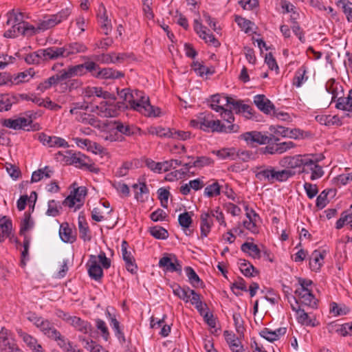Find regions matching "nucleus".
Returning a JSON list of instances; mask_svg holds the SVG:
<instances>
[{"instance_id": "1", "label": "nucleus", "mask_w": 352, "mask_h": 352, "mask_svg": "<svg viewBox=\"0 0 352 352\" xmlns=\"http://www.w3.org/2000/svg\"><path fill=\"white\" fill-rule=\"evenodd\" d=\"M118 95L126 104V108L137 111L146 116L157 117L160 114V109L155 108L150 104L148 97L139 90L123 89L118 90Z\"/></svg>"}, {"instance_id": "2", "label": "nucleus", "mask_w": 352, "mask_h": 352, "mask_svg": "<svg viewBox=\"0 0 352 352\" xmlns=\"http://www.w3.org/2000/svg\"><path fill=\"white\" fill-rule=\"evenodd\" d=\"M190 125L206 132L231 133L236 132L239 129L238 125L226 126L220 120H214L211 113H200L196 119L190 121Z\"/></svg>"}, {"instance_id": "3", "label": "nucleus", "mask_w": 352, "mask_h": 352, "mask_svg": "<svg viewBox=\"0 0 352 352\" xmlns=\"http://www.w3.org/2000/svg\"><path fill=\"white\" fill-rule=\"evenodd\" d=\"M6 17V25L10 28L4 32L5 37L15 38L19 35H32L34 32V27L24 21L22 12L12 10L7 13Z\"/></svg>"}, {"instance_id": "4", "label": "nucleus", "mask_w": 352, "mask_h": 352, "mask_svg": "<svg viewBox=\"0 0 352 352\" xmlns=\"http://www.w3.org/2000/svg\"><path fill=\"white\" fill-rule=\"evenodd\" d=\"M29 321L32 322L37 328H38L49 338L58 342L62 340L63 336L55 328L53 323L48 320L37 316L34 313H32L28 317Z\"/></svg>"}, {"instance_id": "5", "label": "nucleus", "mask_w": 352, "mask_h": 352, "mask_svg": "<svg viewBox=\"0 0 352 352\" xmlns=\"http://www.w3.org/2000/svg\"><path fill=\"white\" fill-rule=\"evenodd\" d=\"M66 153L65 158L67 164H73L77 168L87 170L91 173H98L99 172V168L85 155L80 152L72 153L71 151H67Z\"/></svg>"}, {"instance_id": "6", "label": "nucleus", "mask_w": 352, "mask_h": 352, "mask_svg": "<svg viewBox=\"0 0 352 352\" xmlns=\"http://www.w3.org/2000/svg\"><path fill=\"white\" fill-rule=\"evenodd\" d=\"M99 69V65L94 61H87L82 64L70 66L67 69H63L67 79L74 76H82L89 72L93 76L94 72Z\"/></svg>"}, {"instance_id": "7", "label": "nucleus", "mask_w": 352, "mask_h": 352, "mask_svg": "<svg viewBox=\"0 0 352 352\" xmlns=\"http://www.w3.org/2000/svg\"><path fill=\"white\" fill-rule=\"evenodd\" d=\"M324 158V157L322 154H307L306 160L310 162H307V163L304 164L302 172L311 171V180L314 181L323 176L324 170L322 167L318 165V163L322 161Z\"/></svg>"}, {"instance_id": "8", "label": "nucleus", "mask_w": 352, "mask_h": 352, "mask_svg": "<svg viewBox=\"0 0 352 352\" xmlns=\"http://www.w3.org/2000/svg\"><path fill=\"white\" fill-rule=\"evenodd\" d=\"M70 14L71 10L69 8H66L56 14L45 16L43 19L38 23V28L43 31L50 29L66 20Z\"/></svg>"}, {"instance_id": "9", "label": "nucleus", "mask_w": 352, "mask_h": 352, "mask_svg": "<svg viewBox=\"0 0 352 352\" xmlns=\"http://www.w3.org/2000/svg\"><path fill=\"white\" fill-rule=\"evenodd\" d=\"M254 103L261 111L265 114H271L273 113V115L276 118L283 120L288 117L287 113H276L274 104L263 94L256 95L254 97Z\"/></svg>"}, {"instance_id": "10", "label": "nucleus", "mask_w": 352, "mask_h": 352, "mask_svg": "<svg viewBox=\"0 0 352 352\" xmlns=\"http://www.w3.org/2000/svg\"><path fill=\"white\" fill-rule=\"evenodd\" d=\"M159 267L167 272L182 274V267L180 261L173 254H166L159 261Z\"/></svg>"}, {"instance_id": "11", "label": "nucleus", "mask_w": 352, "mask_h": 352, "mask_svg": "<svg viewBox=\"0 0 352 352\" xmlns=\"http://www.w3.org/2000/svg\"><path fill=\"white\" fill-rule=\"evenodd\" d=\"M241 138L247 142L248 144L257 143L258 144H267L271 142L278 141L279 139L274 135H266L261 132L253 131L245 132L241 135Z\"/></svg>"}, {"instance_id": "12", "label": "nucleus", "mask_w": 352, "mask_h": 352, "mask_svg": "<svg viewBox=\"0 0 352 352\" xmlns=\"http://www.w3.org/2000/svg\"><path fill=\"white\" fill-rule=\"evenodd\" d=\"M87 195V189L84 186L78 187L63 201V204L69 208L76 206V210L79 209L83 204L85 197Z\"/></svg>"}, {"instance_id": "13", "label": "nucleus", "mask_w": 352, "mask_h": 352, "mask_svg": "<svg viewBox=\"0 0 352 352\" xmlns=\"http://www.w3.org/2000/svg\"><path fill=\"white\" fill-rule=\"evenodd\" d=\"M307 156V154L284 157L279 161V164L280 166L285 168L303 167L305 164L307 163V162H310L306 160Z\"/></svg>"}, {"instance_id": "14", "label": "nucleus", "mask_w": 352, "mask_h": 352, "mask_svg": "<svg viewBox=\"0 0 352 352\" xmlns=\"http://www.w3.org/2000/svg\"><path fill=\"white\" fill-rule=\"evenodd\" d=\"M194 30L199 36L208 45L216 47L220 45L219 41L212 34L207 32V28L204 27L197 19H195L194 21Z\"/></svg>"}, {"instance_id": "15", "label": "nucleus", "mask_w": 352, "mask_h": 352, "mask_svg": "<svg viewBox=\"0 0 352 352\" xmlns=\"http://www.w3.org/2000/svg\"><path fill=\"white\" fill-rule=\"evenodd\" d=\"M38 140L43 145L49 147H69V144L65 139L56 136H50L43 133L38 134Z\"/></svg>"}, {"instance_id": "16", "label": "nucleus", "mask_w": 352, "mask_h": 352, "mask_svg": "<svg viewBox=\"0 0 352 352\" xmlns=\"http://www.w3.org/2000/svg\"><path fill=\"white\" fill-rule=\"evenodd\" d=\"M88 274L91 278L100 281L103 276L102 267L99 265L98 258L95 255H91L87 263Z\"/></svg>"}, {"instance_id": "17", "label": "nucleus", "mask_w": 352, "mask_h": 352, "mask_svg": "<svg viewBox=\"0 0 352 352\" xmlns=\"http://www.w3.org/2000/svg\"><path fill=\"white\" fill-rule=\"evenodd\" d=\"M64 58L76 55L80 53H85L87 51V47L81 42H72L62 47Z\"/></svg>"}, {"instance_id": "18", "label": "nucleus", "mask_w": 352, "mask_h": 352, "mask_svg": "<svg viewBox=\"0 0 352 352\" xmlns=\"http://www.w3.org/2000/svg\"><path fill=\"white\" fill-rule=\"evenodd\" d=\"M124 73L120 71L109 67L101 69L100 67L93 74V76L100 79H118L124 77Z\"/></svg>"}, {"instance_id": "19", "label": "nucleus", "mask_w": 352, "mask_h": 352, "mask_svg": "<svg viewBox=\"0 0 352 352\" xmlns=\"http://www.w3.org/2000/svg\"><path fill=\"white\" fill-rule=\"evenodd\" d=\"M295 294L299 297L300 302L311 308L317 307V299L309 289H298Z\"/></svg>"}, {"instance_id": "20", "label": "nucleus", "mask_w": 352, "mask_h": 352, "mask_svg": "<svg viewBox=\"0 0 352 352\" xmlns=\"http://www.w3.org/2000/svg\"><path fill=\"white\" fill-rule=\"evenodd\" d=\"M287 329L285 327H280L274 331L268 328H263L259 333V335L266 340L273 342L280 339V336L286 333Z\"/></svg>"}, {"instance_id": "21", "label": "nucleus", "mask_w": 352, "mask_h": 352, "mask_svg": "<svg viewBox=\"0 0 352 352\" xmlns=\"http://www.w3.org/2000/svg\"><path fill=\"white\" fill-rule=\"evenodd\" d=\"M69 323L78 331L87 334L91 331L92 327L91 324L85 320H82L77 316H71L68 318Z\"/></svg>"}, {"instance_id": "22", "label": "nucleus", "mask_w": 352, "mask_h": 352, "mask_svg": "<svg viewBox=\"0 0 352 352\" xmlns=\"http://www.w3.org/2000/svg\"><path fill=\"white\" fill-rule=\"evenodd\" d=\"M30 122H32V120H29L25 118H17L16 119H5L3 120L2 124L7 128L18 130L24 129Z\"/></svg>"}, {"instance_id": "23", "label": "nucleus", "mask_w": 352, "mask_h": 352, "mask_svg": "<svg viewBox=\"0 0 352 352\" xmlns=\"http://www.w3.org/2000/svg\"><path fill=\"white\" fill-rule=\"evenodd\" d=\"M229 98L227 96L220 95V94H214L211 96L210 101V107L213 110L217 112H219L220 111L224 109L225 106H228L230 100Z\"/></svg>"}, {"instance_id": "24", "label": "nucleus", "mask_w": 352, "mask_h": 352, "mask_svg": "<svg viewBox=\"0 0 352 352\" xmlns=\"http://www.w3.org/2000/svg\"><path fill=\"white\" fill-rule=\"evenodd\" d=\"M76 121L85 124H89L95 128L100 127V121L94 115L87 113V112L80 111L75 115Z\"/></svg>"}, {"instance_id": "25", "label": "nucleus", "mask_w": 352, "mask_h": 352, "mask_svg": "<svg viewBox=\"0 0 352 352\" xmlns=\"http://www.w3.org/2000/svg\"><path fill=\"white\" fill-rule=\"evenodd\" d=\"M40 54L43 56V61L56 60L58 58H64L62 47H50L40 50Z\"/></svg>"}, {"instance_id": "26", "label": "nucleus", "mask_w": 352, "mask_h": 352, "mask_svg": "<svg viewBox=\"0 0 352 352\" xmlns=\"http://www.w3.org/2000/svg\"><path fill=\"white\" fill-rule=\"evenodd\" d=\"M63 70L59 71L56 74L48 78L45 81L40 83L38 89L41 91L50 89L52 86L57 85L58 82L65 80Z\"/></svg>"}, {"instance_id": "27", "label": "nucleus", "mask_w": 352, "mask_h": 352, "mask_svg": "<svg viewBox=\"0 0 352 352\" xmlns=\"http://www.w3.org/2000/svg\"><path fill=\"white\" fill-rule=\"evenodd\" d=\"M246 217L248 220L243 221V226L253 234L258 233V228L256 226V222L259 219L258 214H256L254 210H252L250 212H246Z\"/></svg>"}, {"instance_id": "28", "label": "nucleus", "mask_w": 352, "mask_h": 352, "mask_svg": "<svg viewBox=\"0 0 352 352\" xmlns=\"http://www.w3.org/2000/svg\"><path fill=\"white\" fill-rule=\"evenodd\" d=\"M201 219V236L206 237L210 232L211 227L213 224L212 218L209 212H202L200 216Z\"/></svg>"}, {"instance_id": "29", "label": "nucleus", "mask_w": 352, "mask_h": 352, "mask_svg": "<svg viewBox=\"0 0 352 352\" xmlns=\"http://www.w3.org/2000/svg\"><path fill=\"white\" fill-rule=\"evenodd\" d=\"M78 229L80 237L84 241H89L91 239V235L88 223L86 221L85 215L82 212L78 217Z\"/></svg>"}, {"instance_id": "30", "label": "nucleus", "mask_w": 352, "mask_h": 352, "mask_svg": "<svg viewBox=\"0 0 352 352\" xmlns=\"http://www.w3.org/2000/svg\"><path fill=\"white\" fill-rule=\"evenodd\" d=\"M258 172L256 173V177L260 181L266 180L269 183L274 182L275 169L272 166L259 167Z\"/></svg>"}, {"instance_id": "31", "label": "nucleus", "mask_w": 352, "mask_h": 352, "mask_svg": "<svg viewBox=\"0 0 352 352\" xmlns=\"http://www.w3.org/2000/svg\"><path fill=\"white\" fill-rule=\"evenodd\" d=\"M325 256V252H320L319 250H314L309 261L310 268L312 271L317 272L320 270L322 265L324 258Z\"/></svg>"}, {"instance_id": "32", "label": "nucleus", "mask_w": 352, "mask_h": 352, "mask_svg": "<svg viewBox=\"0 0 352 352\" xmlns=\"http://www.w3.org/2000/svg\"><path fill=\"white\" fill-rule=\"evenodd\" d=\"M229 100L230 102H229L228 106H230V110H232V111H234L236 113L241 112L247 113L250 116L252 114V109L251 108L250 106L248 104H241V102L240 100H235L230 97L229 98Z\"/></svg>"}, {"instance_id": "33", "label": "nucleus", "mask_w": 352, "mask_h": 352, "mask_svg": "<svg viewBox=\"0 0 352 352\" xmlns=\"http://www.w3.org/2000/svg\"><path fill=\"white\" fill-rule=\"evenodd\" d=\"M59 235L61 240L65 243H72L76 241V236L73 234L72 230L67 223L60 225Z\"/></svg>"}, {"instance_id": "34", "label": "nucleus", "mask_w": 352, "mask_h": 352, "mask_svg": "<svg viewBox=\"0 0 352 352\" xmlns=\"http://www.w3.org/2000/svg\"><path fill=\"white\" fill-rule=\"evenodd\" d=\"M212 153L216 155L220 160H236L235 148H223L220 150H213Z\"/></svg>"}, {"instance_id": "35", "label": "nucleus", "mask_w": 352, "mask_h": 352, "mask_svg": "<svg viewBox=\"0 0 352 352\" xmlns=\"http://www.w3.org/2000/svg\"><path fill=\"white\" fill-rule=\"evenodd\" d=\"M173 287V292L175 296H177L179 298L184 300L186 302H189L190 297V289L188 287H182L180 285L175 284Z\"/></svg>"}, {"instance_id": "36", "label": "nucleus", "mask_w": 352, "mask_h": 352, "mask_svg": "<svg viewBox=\"0 0 352 352\" xmlns=\"http://www.w3.org/2000/svg\"><path fill=\"white\" fill-rule=\"evenodd\" d=\"M108 315L110 317V325L112 329L114 331L115 335L117 338L119 340L120 342L123 344L125 342L126 339L124 335V333L121 330L120 327V322L116 318L115 316H111L109 312H108Z\"/></svg>"}, {"instance_id": "37", "label": "nucleus", "mask_w": 352, "mask_h": 352, "mask_svg": "<svg viewBox=\"0 0 352 352\" xmlns=\"http://www.w3.org/2000/svg\"><path fill=\"white\" fill-rule=\"evenodd\" d=\"M79 340L84 344V347L90 352H109L99 344H97L92 340H89L83 336H79Z\"/></svg>"}, {"instance_id": "38", "label": "nucleus", "mask_w": 352, "mask_h": 352, "mask_svg": "<svg viewBox=\"0 0 352 352\" xmlns=\"http://www.w3.org/2000/svg\"><path fill=\"white\" fill-rule=\"evenodd\" d=\"M114 124L118 131L128 136L135 134L139 130L138 128L133 125L124 124L120 121H116Z\"/></svg>"}, {"instance_id": "39", "label": "nucleus", "mask_w": 352, "mask_h": 352, "mask_svg": "<svg viewBox=\"0 0 352 352\" xmlns=\"http://www.w3.org/2000/svg\"><path fill=\"white\" fill-rule=\"evenodd\" d=\"M238 264L239 265L241 272L245 276H254V272L258 274V272L256 270L253 265L245 259H239Z\"/></svg>"}, {"instance_id": "40", "label": "nucleus", "mask_w": 352, "mask_h": 352, "mask_svg": "<svg viewBox=\"0 0 352 352\" xmlns=\"http://www.w3.org/2000/svg\"><path fill=\"white\" fill-rule=\"evenodd\" d=\"M241 250L248 253L251 257L258 258L261 256V251L258 246L252 243L245 242L242 244Z\"/></svg>"}, {"instance_id": "41", "label": "nucleus", "mask_w": 352, "mask_h": 352, "mask_svg": "<svg viewBox=\"0 0 352 352\" xmlns=\"http://www.w3.org/2000/svg\"><path fill=\"white\" fill-rule=\"evenodd\" d=\"M212 184L208 185L204 189V195L208 197H214L221 194V186L217 180L212 179Z\"/></svg>"}, {"instance_id": "42", "label": "nucleus", "mask_w": 352, "mask_h": 352, "mask_svg": "<svg viewBox=\"0 0 352 352\" xmlns=\"http://www.w3.org/2000/svg\"><path fill=\"white\" fill-rule=\"evenodd\" d=\"M336 107L339 109L352 112V90L349 91L347 97L338 98Z\"/></svg>"}, {"instance_id": "43", "label": "nucleus", "mask_w": 352, "mask_h": 352, "mask_svg": "<svg viewBox=\"0 0 352 352\" xmlns=\"http://www.w3.org/2000/svg\"><path fill=\"white\" fill-rule=\"evenodd\" d=\"M307 68L302 65L297 69L293 80V85L296 87H300L304 82H305L308 77L306 76Z\"/></svg>"}, {"instance_id": "44", "label": "nucleus", "mask_w": 352, "mask_h": 352, "mask_svg": "<svg viewBox=\"0 0 352 352\" xmlns=\"http://www.w3.org/2000/svg\"><path fill=\"white\" fill-rule=\"evenodd\" d=\"M336 4L342 8L348 22H352V3L349 0H337Z\"/></svg>"}, {"instance_id": "45", "label": "nucleus", "mask_w": 352, "mask_h": 352, "mask_svg": "<svg viewBox=\"0 0 352 352\" xmlns=\"http://www.w3.org/2000/svg\"><path fill=\"white\" fill-rule=\"evenodd\" d=\"M184 271L188 278L189 283L192 285V287H198L200 284L202 283V281L199 278V276L191 267H186L184 268Z\"/></svg>"}, {"instance_id": "46", "label": "nucleus", "mask_w": 352, "mask_h": 352, "mask_svg": "<svg viewBox=\"0 0 352 352\" xmlns=\"http://www.w3.org/2000/svg\"><path fill=\"white\" fill-rule=\"evenodd\" d=\"M132 188L136 190L135 197L138 201H144L143 195L148 194L149 190L144 182L140 183V184H134Z\"/></svg>"}, {"instance_id": "47", "label": "nucleus", "mask_w": 352, "mask_h": 352, "mask_svg": "<svg viewBox=\"0 0 352 352\" xmlns=\"http://www.w3.org/2000/svg\"><path fill=\"white\" fill-rule=\"evenodd\" d=\"M51 170L48 166H45L43 168H40L33 172L31 177L32 182H38L43 178H50Z\"/></svg>"}, {"instance_id": "48", "label": "nucleus", "mask_w": 352, "mask_h": 352, "mask_svg": "<svg viewBox=\"0 0 352 352\" xmlns=\"http://www.w3.org/2000/svg\"><path fill=\"white\" fill-rule=\"evenodd\" d=\"M0 350L1 352H22L12 338L1 342Z\"/></svg>"}, {"instance_id": "49", "label": "nucleus", "mask_w": 352, "mask_h": 352, "mask_svg": "<svg viewBox=\"0 0 352 352\" xmlns=\"http://www.w3.org/2000/svg\"><path fill=\"white\" fill-rule=\"evenodd\" d=\"M33 75L30 71H25L19 73L16 76H11V85H18L21 82L29 81Z\"/></svg>"}, {"instance_id": "50", "label": "nucleus", "mask_w": 352, "mask_h": 352, "mask_svg": "<svg viewBox=\"0 0 352 352\" xmlns=\"http://www.w3.org/2000/svg\"><path fill=\"white\" fill-rule=\"evenodd\" d=\"M316 120L320 124L326 126L333 125L339 122V118L338 116H332L331 115H318L316 117Z\"/></svg>"}, {"instance_id": "51", "label": "nucleus", "mask_w": 352, "mask_h": 352, "mask_svg": "<svg viewBox=\"0 0 352 352\" xmlns=\"http://www.w3.org/2000/svg\"><path fill=\"white\" fill-rule=\"evenodd\" d=\"M226 342L229 344L231 351L235 349H241V344L240 340L235 336L234 334L229 333L228 331H224Z\"/></svg>"}, {"instance_id": "52", "label": "nucleus", "mask_w": 352, "mask_h": 352, "mask_svg": "<svg viewBox=\"0 0 352 352\" xmlns=\"http://www.w3.org/2000/svg\"><path fill=\"white\" fill-rule=\"evenodd\" d=\"M151 234L157 239H166L168 237V231L161 226H153L150 228Z\"/></svg>"}, {"instance_id": "53", "label": "nucleus", "mask_w": 352, "mask_h": 352, "mask_svg": "<svg viewBox=\"0 0 352 352\" xmlns=\"http://www.w3.org/2000/svg\"><path fill=\"white\" fill-rule=\"evenodd\" d=\"M214 160L208 156H199L192 162V166L195 168H201L205 166H212Z\"/></svg>"}, {"instance_id": "54", "label": "nucleus", "mask_w": 352, "mask_h": 352, "mask_svg": "<svg viewBox=\"0 0 352 352\" xmlns=\"http://www.w3.org/2000/svg\"><path fill=\"white\" fill-rule=\"evenodd\" d=\"M25 60L28 64L39 65L43 61V56L40 54V50L26 55Z\"/></svg>"}, {"instance_id": "55", "label": "nucleus", "mask_w": 352, "mask_h": 352, "mask_svg": "<svg viewBox=\"0 0 352 352\" xmlns=\"http://www.w3.org/2000/svg\"><path fill=\"white\" fill-rule=\"evenodd\" d=\"M89 109V104L86 101L76 102L72 104L69 113L72 115H76L80 111H87Z\"/></svg>"}, {"instance_id": "56", "label": "nucleus", "mask_w": 352, "mask_h": 352, "mask_svg": "<svg viewBox=\"0 0 352 352\" xmlns=\"http://www.w3.org/2000/svg\"><path fill=\"white\" fill-rule=\"evenodd\" d=\"M17 333L30 349H32L38 342L35 338L23 331L21 329H17Z\"/></svg>"}, {"instance_id": "57", "label": "nucleus", "mask_w": 352, "mask_h": 352, "mask_svg": "<svg viewBox=\"0 0 352 352\" xmlns=\"http://www.w3.org/2000/svg\"><path fill=\"white\" fill-rule=\"evenodd\" d=\"M58 345L63 349L65 352H82L80 349H76V346L67 340L65 337L58 342Z\"/></svg>"}, {"instance_id": "58", "label": "nucleus", "mask_w": 352, "mask_h": 352, "mask_svg": "<svg viewBox=\"0 0 352 352\" xmlns=\"http://www.w3.org/2000/svg\"><path fill=\"white\" fill-rule=\"evenodd\" d=\"M170 138L178 140H186L190 139V133L189 131H184L176 129H170Z\"/></svg>"}, {"instance_id": "59", "label": "nucleus", "mask_w": 352, "mask_h": 352, "mask_svg": "<svg viewBox=\"0 0 352 352\" xmlns=\"http://www.w3.org/2000/svg\"><path fill=\"white\" fill-rule=\"evenodd\" d=\"M294 173L290 170H282L276 171L275 170L274 182H285L289 177L294 175Z\"/></svg>"}, {"instance_id": "60", "label": "nucleus", "mask_w": 352, "mask_h": 352, "mask_svg": "<svg viewBox=\"0 0 352 352\" xmlns=\"http://www.w3.org/2000/svg\"><path fill=\"white\" fill-rule=\"evenodd\" d=\"M336 331L342 336H352V322L338 325Z\"/></svg>"}, {"instance_id": "61", "label": "nucleus", "mask_w": 352, "mask_h": 352, "mask_svg": "<svg viewBox=\"0 0 352 352\" xmlns=\"http://www.w3.org/2000/svg\"><path fill=\"white\" fill-rule=\"evenodd\" d=\"M33 221L30 213L25 212L24 219L21 223L20 234H22L33 227Z\"/></svg>"}, {"instance_id": "62", "label": "nucleus", "mask_w": 352, "mask_h": 352, "mask_svg": "<svg viewBox=\"0 0 352 352\" xmlns=\"http://www.w3.org/2000/svg\"><path fill=\"white\" fill-rule=\"evenodd\" d=\"M349 311V309L344 305L340 306L336 302L331 304L330 311L336 316L345 315Z\"/></svg>"}, {"instance_id": "63", "label": "nucleus", "mask_w": 352, "mask_h": 352, "mask_svg": "<svg viewBox=\"0 0 352 352\" xmlns=\"http://www.w3.org/2000/svg\"><path fill=\"white\" fill-rule=\"evenodd\" d=\"M178 221H179V225L184 229H186L190 226V225L192 222V220L191 216L189 214V213L188 212H185L179 215Z\"/></svg>"}, {"instance_id": "64", "label": "nucleus", "mask_w": 352, "mask_h": 352, "mask_svg": "<svg viewBox=\"0 0 352 352\" xmlns=\"http://www.w3.org/2000/svg\"><path fill=\"white\" fill-rule=\"evenodd\" d=\"M192 67L195 71L201 76H203L204 74L208 75L213 74V71L199 63L198 61L193 62Z\"/></svg>"}]
</instances>
